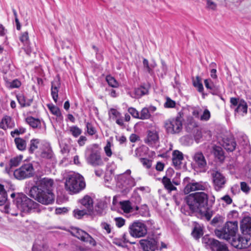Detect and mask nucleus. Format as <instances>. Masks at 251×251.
<instances>
[{
  "mask_svg": "<svg viewBox=\"0 0 251 251\" xmlns=\"http://www.w3.org/2000/svg\"><path fill=\"white\" fill-rule=\"evenodd\" d=\"M186 203L193 212L201 211L208 203V196L203 192L190 194L186 198Z\"/></svg>",
  "mask_w": 251,
  "mask_h": 251,
  "instance_id": "obj_1",
  "label": "nucleus"
},
{
  "mask_svg": "<svg viewBox=\"0 0 251 251\" xmlns=\"http://www.w3.org/2000/svg\"><path fill=\"white\" fill-rule=\"evenodd\" d=\"M14 203L18 209L21 212L29 213L39 212L40 204L29 199L25 195H19L16 198Z\"/></svg>",
  "mask_w": 251,
  "mask_h": 251,
  "instance_id": "obj_2",
  "label": "nucleus"
},
{
  "mask_svg": "<svg viewBox=\"0 0 251 251\" xmlns=\"http://www.w3.org/2000/svg\"><path fill=\"white\" fill-rule=\"evenodd\" d=\"M85 187L83 177L78 173L69 175L66 179L65 188L70 194H76Z\"/></svg>",
  "mask_w": 251,
  "mask_h": 251,
  "instance_id": "obj_3",
  "label": "nucleus"
},
{
  "mask_svg": "<svg viewBox=\"0 0 251 251\" xmlns=\"http://www.w3.org/2000/svg\"><path fill=\"white\" fill-rule=\"evenodd\" d=\"M238 231V222H227L221 229L215 230V235L220 239L230 241L233 238H236V234Z\"/></svg>",
  "mask_w": 251,
  "mask_h": 251,
  "instance_id": "obj_4",
  "label": "nucleus"
},
{
  "mask_svg": "<svg viewBox=\"0 0 251 251\" xmlns=\"http://www.w3.org/2000/svg\"><path fill=\"white\" fill-rule=\"evenodd\" d=\"M29 195L38 202L49 205L54 201L55 196L51 191L38 190V188L32 187L29 191Z\"/></svg>",
  "mask_w": 251,
  "mask_h": 251,
  "instance_id": "obj_5",
  "label": "nucleus"
},
{
  "mask_svg": "<svg viewBox=\"0 0 251 251\" xmlns=\"http://www.w3.org/2000/svg\"><path fill=\"white\" fill-rule=\"evenodd\" d=\"M164 127L168 134L179 133L182 129V120L180 116L171 118L164 122Z\"/></svg>",
  "mask_w": 251,
  "mask_h": 251,
  "instance_id": "obj_6",
  "label": "nucleus"
},
{
  "mask_svg": "<svg viewBox=\"0 0 251 251\" xmlns=\"http://www.w3.org/2000/svg\"><path fill=\"white\" fill-rule=\"evenodd\" d=\"M231 245L240 249H245L247 251H251V234H244L243 236L233 238L230 241Z\"/></svg>",
  "mask_w": 251,
  "mask_h": 251,
  "instance_id": "obj_7",
  "label": "nucleus"
},
{
  "mask_svg": "<svg viewBox=\"0 0 251 251\" xmlns=\"http://www.w3.org/2000/svg\"><path fill=\"white\" fill-rule=\"evenodd\" d=\"M34 182L35 185L32 187L38 188V190L48 191L53 190L54 183L53 180L50 178L36 176L34 178Z\"/></svg>",
  "mask_w": 251,
  "mask_h": 251,
  "instance_id": "obj_8",
  "label": "nucleus"
},
{
  "mask_svg": "<svg viewBox=\"0 0 251 251\" xmlns=\"http://www.w3.org/2000/svg\"><path fill=\"white\" fill-rule=\"evenodd\" d=\"M129 232L130 235L133 237L140 238L147 234V227L144 223L137 221L129 226Z\"/></svg>",
  "mask_w": 251,
  "mask_h": 251,
  "instance_id": "obj_9",
  "label": "nucleus"
},
{
  "mask_svg": "<svg viewBox=\"0 0 251 251\" xmlns=\"http://www.w3.org/2000/svg\"><path fill=\"white\" fill-rule=\"evenodd\" d=\"M14 176L18 179H24L32 176L34 175V168L31 163L23 165L14 172Z\"/></svg>",
  "mask_w": 251,
  "mask_h": 251,
  "instance_id": "obj_10",
  "label": "nucleus"
},
{
  "mask_svg": "<svg viewBox=\"0 0 251 251\" xmlns=\"http://www.w3.org/2000/svg\"><path fill=\"white\" fill-rule=\"evenodd\" d=\"M213 186L217 191H220L225 187L226 179L223 174L217 171H213L211 173Z\"/></svg>",
  "mask_w": 251,
  "mask_h": 251,
  "instance_id": "obj_11",
  "label": "nucleus"
},
{
  "mask_svg": "<svg viewBox=\"0 0 251 251\" xmlns=\"http://www.w3.org/2000/svg\"><path fill=\"white\" fill-rule=\"evenodd\" d=\"M231 108L237 106L235 109V114L239 113L244 116L247 113L248 105L243 100H240L235 98H231L230 99Z\"/></svg>",
  "mask_w": 251,
  "mask_h": 251,
  "instance_id": "obj_12",
  "label": "nucleus"
},
{
  "mask_svg": "<svg viewBox=\"0 0 251 251\" xmlns=\"http://www.w3.org/2000/svg\"><path fill=\"white\" fill-rule=\"evenodd\" d=\"M144 142L149 147L157 148L159 146V137L158 133L155 130H150L144 139Z\"/></svg>",
  "mask_w": 251,
  "mask_h": 251,
  "instance_id": "obj_13",
  "label": "nucleus"
},
{
  "mask_svg": "<svg viewBox=\"0 0 251 251\" xmlns=\"http://www.w3.org/2000/svg\"><path fill=\"white\" fill-rule=\"evenodd\" d=\"M72 234L81 241L88 242L92 246H95L96 245L95 240L89 234L80 229L78 228H74L72 231Z\"/></svg>",
  "mask_w": 251,
  "mask_h": 251,
  "instance_id": "obj_14",
  "label": "nucleus"
},
{
  "mask_svg": "<svg viewBox=\"0 0 251 251\" xmlns=\"http://www.w3.org/2000/svg\"><path fill=\"white\" fill-rule=\"evenodd\" d=\"M208 185L206 183L202 182H191L188 183L184 189L185 194H188L191 192L206 190L207 188Z\"/></svg>",
  "mask_w": 251,
  "mask_h": 251,
  "instance_id": "obj_15",
  "label": "nucleus"
},
{
  "mask_svg": "<svg viewBox=\"0 0 251 251\" xmlns=\"http://www.w3.org/2000/svg\"><path fill=\"white\" fill-rule=\"evenodd\" d=\"M86 161L89 164L94 167L100 166L103 164L100 152L98 151H92L86 158Z\"/></svg>",
  "mask_w": 251,
  "mask_h": 251,
  "instance_id": "obj_16",
  "label": "nucleus"
},
{
  "mask_svg": "<svg viewBox=\"0 0 251 251\" xmlns=\"http://www.w3.org/2000/svg\"><path fill=\"white\" fill-rule=\"evenodd\" d=\"M193 160L198 168L205 170L207 168V161L203 155L201 151H198L194 153L193 156Z\"/></svg>",
  "mask_w": 251,
  "mask_h": 251,
  "instance_id": "obj_17",
  "label": "nucleus"
},
{
  "mask_svg": "<svg viewBox=\"0 0 251 251\" xmlns=\"http://www.w3.org/2000/svg\"><path fill=\"white\" fill-rule=\"evenodd\" d=\"M140 244L144 251H155L157 248V241L153 238L141 240Z\"/></svg>",
  "mask_w": 251,
  "mask_h": 251,
  "instance_id": "obj_18",
  "label": "nucleus"
},
{
  "mask_svg": "<svg viewBox=\"0 0 251 251\" xmlns=\"http://www.w3.org/2000/svg\"><path fill=\"white\" fill-rule=\"evenodd\" d=\"M206 243L210 246L213 251H228V249L225 245L221 244L217 240L213 238H209Z\"/></svg>",
  "mask_w": 251,
  "mask_h": 251,
  "instance_id": "obj_19",
  "label": "nucleus"
},
{
  "mask_svg": "<svg viewBox=\"0 0 251 251\" xmlns=\"http://www.w3.org/2000/svg\"><path fill=\"white\" fill-rule=\"evenodd\" d=\"M240 227L243 234H251V217L244 218L241 222Z\"/></svg>",
  "mask_w": 251,
  "mask_h": 251,
  "instance_id": "obj_20",
  "label": "nucleus"
},
{
  "mask_svg": "<svg viewBox=\"0 0 251 251\" xmlns=\"http://www.w3.org/2000/svg\"><path fill=\"white\" fill-rule=\"evenodd\" d=\"M79 202L85 209L89 212L93 210V201L91 197L88 195L85 196L82 199L79 200Z\"/></svg>",
  "mask_w": 251,
  "mask_h": 251,
  "instance_id": "obj_21",
  "label": "nucleus"
},
{
  "mask_svg": "<svg viewBox=\"0 0 251 251\" xmlns=\"http://www.w3.org/2000/svg\"><path fill=\"white\" fill-rule=\"evenodd\" d=\"M15 126V123L11 117L4 116L0 122V128L3 129L12 128Z\"/></svg>",
  "mask_w": 251,
  "mask_h": 251,
  "instance_id": "obj_22",
  "label": "nucleus"
},
{
  "mask_svg": "<svg viewBox=\"0 0 251 251\" xmlns=\"http://www.w3.org/2000/svg\"><path fill=\"white\" fill-rule=\"evenodd\" d=\"M60 80L58 78L54 79L51 82V94L55 102L57 101L58 90L60 87Z\"/></svg>",
  "mask_w": 251,
  "mask_h": 251,
  "instance_id": "obj_23",
  "label": "nucleus"
},
{
  "mask_svg": "<svg viewBox=\"0 0 251 251\" xmlns=\"http://www.w3.org/2000/svg\"><path fill=\"white\" fill-rule=\"evenodd\" d=\"M120 203L122 209L125 213H128L133 210L137 211L139 209L138 206L133 205L129 201H120Z\"/></svg>",
  "mask_w": 251,
  "mask_h": 251,
  "instance_id": "obj_24",
  "label": "nucleus"
},
{
  "mask_svg": "<svg viewBox=\"0 0 251 251\" xmlns=\"http://www.w3.org/2000/svg\"><path fill=\"white\" fill-rule=\"evenodd\" d=\"M23 158V156L20 155L11 158L10 160L9 166L5 167L6 172L9 174L12 172L11 168L18 166L22 161Z\"/></svg>",
  "mask_w": 251,
  "mask_h": 251,
  "instance_id": "obj_25",
  "label": "nucleus"
},
{
  "mask_svg": "<svg viewBox=\"0 0 251 251\" xmlns=\"http://www.w3.org/2000/svg\"><path fill=\"white\" fill-rule=\"evenodd\" d=\"M223 147L227 151H232L236 147V144L232 138H224L222 140Z\"/></svg>",
  "mask_w": 251,
  "mask_h": 251,
  "instance_id": "obj_26",
  "label": "nucleus"
},
{
  "mask_svg": "<svg viewBox=\"0 0 251 251\" xmlns=\"http://www.w3.org/2000/svg\"><path fill=\"white\" fill-rule=\"evenodd\" d=\"M183 159V154L180 151L176 150L173 153L172 161L174 165L176 168H179Z\"/></svg>",
  "mask_w": 251,
  "mask_h": 251,
  "instance_id": "obj_27",
  "label": "nucleus"
},
{
  "mask_svg": "<svg viewBox=\"0 0 251 251\" xmlns=\"http://www.w3.org/2000/svg\"><path fill=\"white\" fill-rule=\"evenodd\" d=\"M212 152L215 157L220 162H223L225 160V156L222 148L219 146H212Z\"/></svg>",
  "mask_w": 251,
  "mask_h": 251,
  "instance_id": "obj_28",
  "label": "nucleus"
},
{
  "mask_svg": "<svg viewBox=\"0 0 251 251\" xmlns=\"http://www.w3.org/2000/svg\"><path fill=\"white\" fill-rule=\"evenodd\" d=\"M162 183H163L164 188L168 191L169 193L171 192L172 191L176 190V187L174 186L170 178L166 176H164L162 179Z\"/></svg>",
  "mask_w": 251,
  "mask_h": 251,
  "instance_id": "obj_29",
  "label": "nucleus"
},
{
  "mask_svg": "<svg viewBox=\"0 0 251 251\" xmlns=\"http://www.w3.org/2000/svg\"><path fill=\"white\" fill-rule=\"evenodd\" d=\"M44 145H45V149H44L42 151L41 156L42 158L50 159L53 156V153L51 148L50 146V145L47 143H45Z\"/></svg>",
  "mask_w": 251,
  "mask_h": 251,
  "instance_id": "obj_30",
  "label": "nucleus"
},
{
  "mask_svg": "<svg viewBox=\"0 0 251 251\" xmlns=\"http://www.w3.org/2000/svg\"><path fill=\"white\" fill-rule=\"evenodd\" d=\"M26 122L33 128H40L41 127V122L38 119H36L32 117H28L26 118Z\"/></svg>",
  "mask_w": 251,
  "mask_h": 251,
  "instance_id": "obj_31",
  "label": "nucleus"
},
{
  "mask_svg": "<svg viewBox=\"0 0 251 251\" xmlns=\"http://www.w3.org/2000/svg\"><path fill=\"white\" fill-rule=\"evenodd\" d=\"M40 144H43V143L38 139H33L30 140L29 151L33 153L35 150L38 149Z\"/></svg>",
  "mask_w": 251,
  "mask_h": 251,
  "instance_id": "obj_32",
  "label": "nucleus"
},
{
  "mask_svg": "<svg viewBox=\"0 0 251 251\" xmlns=\"http://www.w3.org/2000/svg\"><path fill=\"white\" fill-rule=\"evenodd\" d=\"M120 180L122 182H123V185L126 186L127 188H131L134 187L136 184L134 179L130 176H128L127 177L125 178V179Z\"/></svg>",
  "mask_w": 251,
  "mask_h": 251,
  "instance_id": "obj_33",
  "label": "nucleus"
},
{
  "mask_svg": "<svg viewBox=\"0 0 251 251\" xmlns=\"http://www.w3.org/2000/svg\"><path fill=\"white\" fill-rule=\"evenodd\" d=\"M17 149L20 151H24L26 149V141L21 138H16L14 140Z\"/></svg>",
  "mask_w": 251,
  "mask_h": 251,
  "instance_id": "obj_34",
  "label": "nucleus"
},
{
  "mask_svg": "<svg viewBox=\"0 0 251 251\" xmlns=\"http://www.w3.org/2000/svg\"><path fill=\"white\" fill-rule=\"evenodd\" d=\"M7 194L4 186L0 184V205H3L7 201Z\"/></svg>",
  "mask_w": 251,
  "mask_h": 251,
  "instance_id": "obj_35",
  "label": "nucleus"
},
{
  "mask_svg": "<svg viewBox=\"0 0 251 251\" xmlns=\"http://www.w3.org/2000/svg\"><path fill=\"white\" fill-rule=\"evenodd\" d=\"M88 213L90 212L85 210V209H83L81 210L79 209H76L73 211V215L74 217L78 219H81L84 215L88 214Z\"/></svg>",
  "mask_w": 251,
  "mask_h": 251,
  "instance_id": "obj_36",
  "label": "nucleus"
},
{
  "mask_svg": "<svg viewBox=\"0 0 251 251\" xmlns=\"http://www.w3.org/2000/svg\"><path fill=\"white\" fill-rule=\"evenodd\" d=\"M139 119L141 120H148L151 117V115L149 113L147 107L142 108L139 113Z\"/></svg>",
  "mask_w": 251,
  "mask_h": 251,
  "instance_id": "obj_37",
  "label": "nucleus"
},
{
  "mask_svg": "<svg viewBox=\"0 0 251 251\" xmlns=\"http://www.w3.org/2000/svg\"><path fill=\"white\" fill-rule=\"evenodd\" d=\"M69 132L75 138L78 137L82 133V130L77 126H72L69 127Z\"/></svg>",
  "mask_w": 251,
  "mask_h": 251,
  "instance_id": "obj_38",
  "label": "nucleus"
},
{
  "mask_svg": "<svg viewBox=\"0 0 251 251\" xmlns=\"http://www.w3.org/2000/svg\"><path fill=\"white\" fill-rule=\"evenodd\" d=\"M21 85V82L17 79H14L12 81H6L5 82L6 86L9 88H19Z\"/></svg>",
  "mask_w": 251,
  "mask_h": 251,
  "instance_id": "obj_39",
  "label": "nucleus"
},
{
  "mask_svg": "<svg viewBox=\"0 0 251 251\" xmlns=\"http://www.w3.org/2000/svg\"><path fill=\"white\" fill-rule=\"evenodd\" d=\"M148 92V90L147 88L144 87H140L135 89L134 93L136 95V98H140L143 95L147 94Z\"/></svg>",
  "mask_w": 251,
  "mask_h": 251,
  "instance_id": "obj_40",
  "label": "nucleus"
},
{
  "mask_svg": "<svg viewBox=\"0 0 251 251\" xmlns=\"http://www.w3.org/2000/svg\"><path fill=\"white\" fill-rule=\"evenodd\" d=\"M106 80L109 85L112 87L117 88L119 86L118 82L112 76L107 75L106 77Z\"/></svg>",
  "mask_w": 251,
  "mask_h": 251,
  "instance_id": "obj_41",
  "label": "nucleus"
},
{
  "mask_svg": "<svg viewBox=\"0 0 251 251\" xmlns=\"http://www.w3.org/2000/svg\"><path fill=\"white\" fill-rule=\"evenodd\" d=\"M48 107L50 109V111L53 115H54L57 117H59L61 115L60 111L57 107H56L52 104H48Z\"/></svg>",
  "mask_w": 251,
  "mask_h": 251,
  "instance_id": "obj_42",
  "label": "nucleus"
},
{
  "mask_svg": "<svg viewBox=\"0 0 251 251\" xmlns=\"http://www.w3.org/2000/svg\"><path fill=\"white\" fill-rule=\"evenodd\" d=\"M194 86L198 89L199 92H202L203 90V87L201 81V78L199 76H197L196 79L193 81Z\"/></svg>",
  "mask_w": 251,
  "mask_h": 251,
  "instance_id": "obj_43",
  "label": "nucleus"
},
{
  "mask_svg": "<svg viewBox=\"0 0 251 251\" xmlns=\"http://www.w3.org/2000/svg\"><path fill=\"white\" fill-rule=\"evenodd\" d=\"M202 231L201 227H195L192 232V236L195 239L200 238L202 235Z\"/></svg>",
  "mask_w": 251,
  "mask_h": 251,
  "instance_id": "obj_44",
  "label": "nucleus"
},
{
  "mask_svg": "<svg viewBox=\"0 0 251 251\" xmlns=\"http://www.w3.org/2000/svg\"><path fill=\"white\" fill-rule=\"evenodd\" d=\"M109 116L110 118H112L113 119L115 120L116 118H119L121 116V114L119 112H118L116 109L114 108H111L109 111L108 113Z\"/></svg>",
  "mask_w": 251,
  "mask_h": 251,
  "instance_id": "obj_45",
  "label": "nucleus"
},
{
  "mask_svg": "<svg viewBox=\"0 0 251 251\" xmlns=\"http://www.w3.org/2000/svg\"><path fill=\"white\" fill-rule=\"evenodd\" d=\"M17 99L22 106L25 107L29 105V103L26 101L25 98L23 95H18L17 96Z\"/></svg>",
  "mask_w": 251,
  "mask_h": 251,
  "instance_id": "obj_46",
  "label": "nucleus"
},
{
  "mask_svg": "<svg viewBox=\"0 0 251 251\" xmlns=\"http://www.w3.org/2000/svg\"><path fill=\"white\" fill-rule=\"evenodd\" d=\"M87 133L90 135H93L96 132V130L93 126L90 123H87L86 125Z\"/></svg>",
  "mask_w": 251,
  "mask_h": 251,
  "instance_id": "obj_47",
  "label": "nucleus"
},
{
  "mask_svg": "<svg viewBox=\"0 0 251 251\" xmlns=\"http://www.w3.org/2000/svg\"><path fill=\"white\" fill-rule=\"evenodd\" d=\"M211 116L210 111L206 109L204 110L202 114L200 117V119L201 121H208Z\"/></svg>",
  "mask_w": 251,
  "mask_h": 251,
  "instance_id": "obj_48",
  "label": "nucleus"
},
{
  "mask_svg": "<svg viewBox=\"0 0 251 251\" xmlns=\"http://www.w3.org/2000/svg\"><path fill=\"white\" fill-rule=\"evenodd\" d=\"M140 160L144 167L147 169H150L151 167V160L145 158H141Z\"/></svg>",
  "mask_w": 251,
  "mask_h": 251,
  "instance_id": "obj_49",
  "label": "nucleus"
},
{
  "mask_svg": "<svg viewBox=\"0 0 251 251\" xmlns=\"http://www.w3.org/2000/svg\"><path fill=\"white\" fill-rule=\"evenodd\" d=\"M176 106V102L172 100L169 98H167L166 101L164 104V106L167 108H173Z\"/></svg>",
  "mask_w": 251,
  "mask_h": 251,
  "instance_id": "obj_50",
  "label": "nucleus"
},
{
  "mask_svg": "<svg viewBox=\"0 0 251 251\" xmlns=\"http://www.w3.org/2000/svg\"><path fill=\"white\" fill-rule=\"evenodd\" d=\"M128 112L133 118L139 119V112L135 108L133 107H129L128 109Z\"/></svg>",
  "mask_w": 251,
  "mask_h": 251,
  "instance_id": "obj_51",
  "label": "nucleus"
},
{
  "mask_svg": "<svg viewBox=\"0 0 251 251\" xmlns=\"http://www.w3.org/2000/svg\"><path fill=\"white\" fill-rule=\"evenodd\" d=\"M104 150L106 155L108 157H111L112 154V152L111 149V143L108 142L104 148Z\"/></svg>",
  "mask_w": 251,
  "mask_h": 251,
  "instance_id": "obj_52",
  "label": "nucleus"
},
{
  "mask_svg": "<svg viewBox=\"0 0 251 251\" xmlns=\"http://www.w3.org/2000/svg\"><path fill=\"white\" fill-rule=\"evenodd\" d=\"M20 41L24 44H27L28 43V35L27 32L23 33L20 38Z\"/></svg>",
  "mask_w": 251,
  "mask_h": 251,
  "instance_id": "obj_53",
  "label": "nucleus"
},
{
  "mask_svg": "<svg viewBox=\"0 0 251 251\" xmlns=\"http://www.w3.org/2000/svg\"><path fill=\"white\" fill-rule=\"evenodd\" d=\"M143 66L145 70L150 74L152 73V68L149 65V61L147 59L144 58L143 61Z\"/></svg>",
  "mask_w": 251,
  "mask_h": 251,
  "instance_id": "obj_54",
  "label": "nucleus"
},
{
  "mask_svg": "<svg viewBox=\"0 0 251 251\" xmlns=\"http://www.w3.org/2000/svg\"><path fill=\"white\" fill-rule=\"evenodd\" d=\"M115 221L116 222V225L118 227H121L125 224V220L122 218H120V217L116 218H115Z\"/></svg>",
  "mask_w": 251,
  "mask_h": 251,
  "instance_id": "obj_55",
  "label": "nucleus"
},
{
  "mask_svg": "<svg viewBox=\"0 0 251 251\" xmlns=\"http://www.w3.org/2000/svg\"><path fill=\"white\" fill-rule=\"evenodd\" d=\"M204 84L207 89H212L214 87V84L209 79H206L204 80Z\"/></svg>",
  "mask_w": 251,
  "mask_h": 251,
  "instance_id": "obj_56",
  "label": "nucleus"
},
{
  "mask_svg": "<svg viewBox=\"0 0 251 251\" xmlns=\"http://www.w3.org/2000/svg\"><path fill=\"white\" fill-rule=\"evenodd\" d=\"M241 185V189L242 191L245 193H248L249 190L250 188L247 185V184L245 182H242L240 184Z\"/></svg>",
  "mask_w": 251,
  "mask_h": 251,
  "instance_id": "obj_57",
  "label": "nucleus"
},
{
  "mask_svg": "<svg viewBox=\"0 0 251 251\" xmlns=\"http://www.w3.org/2000/svg\"><path fill=\"white\" fill-rule=\"evenodd\" d=\"M44 246L38 244L36 242L33 246V251H42L44 250Z\"/></svg>",
  "mask_w": 251,
  "mask_h": 251,
  "instance_id": "obj_58",
  "label": "nucleus"
},
{
  "mask_svg": "<svg viewBox=\"0 0 251 251\" xmlns=\"http://www.w3.org/2000/svg\"><path fill=\"white\" fill-rule=\"evenodd\" d=\"M130 174L131 171L130 170H127L124 174L119 175L118 177V180H123L127 177V176H130Z\"/></svg>",
  "mask_w": 251,
  "mask_h": 251,
  "instance_id": "obj_59",
  "label": "nucleus"
},
{
  "mask_svg": "<svg viewBox=\"0 0 251 251\" xmlns=\"http://www.w3.org/2000/svg\"><path fill=\"white\" fill-rule=\"evenodd\" d=\"M221 200L224 201L227 204H230L232 202L231 198L229 195H227L222 197Z\"/></svg>",
  "mask_w": 251,
  "mask_h": 251,
  "instance_id": "obj_60",
  "label": "nucleus"
},
{
  "mask_svg": "<svg viewBox=\"0 0 251 251\" xmlns=\"http://www.w3.org/2000/svg\"><path fill=\"white\" fill-rule=\"evenodd\" d=\"M164 168V164L161 162H157L155 165V169L157 171L161 172L163 171Z\"/></svg>",
  "mask_w": 251,
  "mask_h": 251,
  "instance_id": "obj_61",
  "label": "nucleus"
},
{
  "mask_svg": "<svg viewBox=\"0 0 251 251\" xmlns=\"http://www.w3.org/2000/svg\"><path fill=\"white\" fill-rule=\"evenodd\" d=\"M68 209L66 207H59L55 209V213L57 214H61L67 212Z\"/></svg>",
  "mask_w": 251,
  "mask_h": 251,
  "instance_id": "obj_62",
  "label": "nucleus"
},
{
  "mask_svg": "<svg viewBox=\"0 0 251 251\" xmlns=\"http://www.w3.org/2000/svg\"><path fill=\"white\" fill-rule=\"evenodd\" d=\"M207 6L208 8L212 10H215L216 8V4L211 0H207Z\"/></svg>",
  "mask_w": 251,
  "mask_h": 251,
  "instance_id": "obj_63",
  "label": "nucleus"
},
{
  "mask_svg": "<svg viewBox=\"0 0 251 251\" xmlns=\"http://www.w3.org/2000/svg\"><path fill=\"white\" fill-rule=\"evenodd\" d=\"M204 216L207 220H209L212 216V212L209 210L203 211Z\"/></svg>",
  "mask_w": 251,
  "mask_h": 251,
  "instance_id": "obj_64",
  "label": "nucleus"
}]
</instances>
